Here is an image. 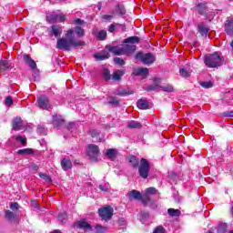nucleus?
<instances>
[{
	"mask_svg": "<svg viewBox=\"0 0 233 233\" xmlns=\"http://www.w3.org/2000/svg\"><path fill=\"white\" fill-rule=\"evenodd\" d=\"M128 128H141V123L131 120L127 124Z\"/></svg>",
	"mask_w": 233,
	"mask_h": 233,
	"instance_id": "obj_32",
	"label": "nucleus"
},
{
	"mask_svg": "<svg viewBox=\"0 0 233 233\" xmlns=\"http://www.w3.org/2000/svg\"><path fill=\"white\" fill-rule=\"evenodd\" d=\"M127 196L130 201L132 199H141V193L136 189L129 191Z\"/></svg>",
	"mask_w": 233,
	"mask_h": 233,
	"instance_id": "obj_20",
	"label": "nucleus"
},
{
	"mask_svg": "<svg viewBox=\"0 0 233 233\" xmlns=\"http://www.w3.org/2000/svg\"><path fill=\"white\" fill-rule=\"evenodd\" d=\"M32 205H33V207H35V208H39V207H37V203H35V201H32Z\"/></svg>",
	"mask_w": 233,
	"mask_h": 233,
	"instance_id": "obj_61",
	"label": "nucleus"
},
{
	"mask_svg": "<svg viewBox=\"0 0 233 233\" xmlns=\"http://www.w3.org/2000/svg\"><path fill=\"white\" fill-rule=\"evenodd\" d=\"M18 156H32L34 154V149L32 148H24V149H19L17 151Z\"/></svg>",
	"mask_w": 233,
	"mask_h": 233,
	"instance_id": "obj_25",
	"label": "nucleus"
},
{
	"mask_svg": "<svg viewBox=\"0 0 233 233\" xmlns=\"http://www.w3.org/2000/svg\"><path fill=\"white\" fill-rule=\"evenodd\" d=\"M116 14H119V15H125V14H127V9H125V5L118 4L116 5Z\"/></svg>",
	"mask_w": 233,
	"mask_h": 233,
	"instance_id": "obj_30",
	"label": "nucleus"
},
{
	"mask_svg": "<svg viewBox=\"0 0 233 233\" xmlns=\"http://www.w3.org/2000/svg\"><path fill=\"white\" fill-rule=\"evenodd\" d=\"M76 25H83V23H85L84 20H81L80 18H77L76 20H75Z\"/></svg>",
	"mask_w": 233,
	"mask_h": 233,
	"instance_id": "obj_60",
	"label": "nucleus"
},
{
	"mask_svg": "<svg viewBox=\"0 0 233 233\" xmlns=\"http://www.w3.org/2000/svg\"><path fill=\"white\" fill-rule=\"evenodd\" d=\"M12 65L6 60H0V72H5V70H10Z\"/></svg>",
	"mask_w": 233,
	"mask_h": 233,
	"instance_id": "obj_21",
	"label": "nucleus"
},
{
	"mask_svg": "<svg viewBox=\"0 0 233 233\" xmlns=\"http://www.w3.org/2000/svg\"><path fill=\"white\" fill-rule=\"evenodd\" d=\"M95 229H96V233H105L106 232V227H103L101 225H96L95 227Z\"/></svg>",
	"mask_w": 233,
	"mask_h": 233,
	"instance_id": "obj_40",
	"label": "nucleus"
},
{
	"mask_svg": "<svg viewBox=\"0 0 233 233\" xmlns=\"http://www.w3.org/2000/svg\"><path fill=\"white\" fill-rule=\"evenodd\" d=\"M127 161L133 168H138L139 165L141 164V161H139V158H137L135 156L128 157Z\"/></svg>",
	"mask_w": 233,
	"mask_h": 233,
	"instance_id": "obj_17",
	"label": "nucleus"
},
{
	"mask_svg": "<svg viewBox=\"0 0 233 233\" xmlns=\"http://www.w3.org/2000/svg\"><path fill=\"white\" fill-rule=\"evenodd\" d=\"M87 156L92 161H99V156H101V152L99 151V147L94 145V144H89L87 146Z\"/></svg>",
	"mask_w": 233,
	"mask_h": 233,
	"instance_id": "obj_5",
	"label": "nucleus"
},
{
	"mask_svg": "<svg viewBox=\"0 0 233 233\" xmlns=\"http://www.w3.org/2000/svg\"><path fill=\"white\" fill-rule=\"evenodd\" d=\"M136 50H137V46H136L134 45L122 46L123 56H125V54H127V56H132V54H134V52H136Z\"/></svg>",
	"mask_w": 233,
	"mask_h": 233,
	"instance_id": "obj_11",
	"label": "nucleus"
},
{
	"mask_svg": "<svg viewBox=\"0 0 233 233\" xmlns=\"http://www.w3.org/2000/svg\"><path fill=\"white\" fill-rule=\"evenodd\" d=\"M66 218H67L66 213H61L58 215V221H60V223H62L63 225V223L66 221Z\"/></svg>",
	"mask_w": 233,
	"mask_h": 233,
	"instance_id": "obj_46",
	"label": "nucleus"
},
{
	"mask_svg": "<svg viewBox=\"0 0 233 233\" xmlns=\"http://www.w3.org/2000/svg\"><path fill=\"white\" fill-rule=\"evenodd\" d=\"M199 85L202 88H212V86H214V83L211 81L199 82Z\"/></svg>",
	"mask_w": 233,
	"mask_h": 233,
	"instance_id": "obj_34",
	"label": "nucleus"
},
{
	"mask_svg": "<svg viewBox=\"0 0 233 233\" xmlns=\"http://www.w3.org/2000/svg\"><path fill=\"white\" fill-rule=\"evenodd\" d=\"M14 105V99L9 96L5 98V106H12Z\"/></svg>",
	"mask_w": 233,
	"mask_h": 233,
	"instance_id": "obj_50",
	"label": "nucleus"
},
{
	"mask_svg": "<svg viewBox=\"0 0 233 233\" xmlns=\"http://www.w3.org/2000/svg\"><path fill=\"white\" fill-rule=\"evenodd\" d=\"M16 141H20V143H21L24 147H26V137L18 136V137H16Z\"/></svg>",
	"mask_w": 233,
	"mask_h": 233,
	"instance_id": "obj_47",
	"label": "nucleus"
},
{
	"mask_svg": "<svg viewBox=\"0 0 233 233\" xmlns=\"http://www.w3.org/2000/svg\"><path fill=\"white\" fill-rule=\"evenodd\" d=\"M227 228H228V227H227V224H226V223L220 224V225L218 226V233H225V232H227Z\"/></svg>",
	"mask_w": 233,
	"mask_h": 233,
	"instance_id": "obj_44",
	"label": "nucleus"
},
{
	"mask_svg": "<svg viewBox=\"0 0 233 233\" xmlns=\"http://www.w3.org/2000/svg\"><path fill=\"white\" fill-rule=\"evenodd\" d=\"M157 194V189L156 187H148L146 189V196L142 198V203L147 205L150 201V198L148 196H156Z\"/></svg>",
	"mask_w": 233,
	"mask_h": 233,
	"instance_id": "obj_9",
	"label": "nucleus"
},
{
	"mask_svg": "<svg viewBox=\"0 0 233 233\" xmlns=\"http://www.w3.org/2000/svg\"><path fill=\"white\" fill-rule=\"evenodd\" d=\"M102 17L103 19H106V20L114 19V15H105Z\"/></svg>",
	"mask_w": 233,
	"mask_h": 233,
	"instance_id": "obj_59",
	"label": "nucleus"
},
{
	"mask_svg": "<svg viewBox=\"0 0 233 233\" xmlns=\"http://www.w3.org/2000/svg\"><path fill=\"white\" fill-rule=\"evenodd\" d=\"M53 125L56 127V128H59V127L65 125V119H63L61 116H53Z\"/></svg>",
	"mask_w": 233,
	"mask_h": 233,
	"instance_id": "obj_19",
	"label": "nucleus"
},
{
	"mask_svg": "<svg viewBox=\"0 0 233 233\" xmlns=\"http://www.w3.org/2000/svg\"><path fill=\"white\" fill-rule=\"evenodd\" d=\"M117 24H111L110 25H109V32L112 34V33H114L115 31H116V27L117 26L116 25Z\"/></svg>",
	"mask_w": 233,
	"mask_h": 233,
	"instance_id": "obj_57",
	"label": "nucleus"
},
{
	"mask_svg": "<svg viewBox=\"0 0 233 233\" xmlns=\"http://www.w3.org/2000/svg\"><path fill=\"white\" fill-rule=\"evenodd\" d=\"M11 210H19V204L17 202L10 204Z\"/></svg>",
	"mask_w": 233,
	"mask_h": 233,
	"instance_id": "obj_52",
	"label": "nucleus"
},
{
	"mask_svg": "<svg viewBox=\"0 0 233 233\" xmlns=\"http://www.w3.org/2000/svg\"><path fill=\"white\" fill-rule=\"evenodd\" d=\"M65 21H66V15H65L63 14L56 15V22L65 23Z\"/></svg>",
	"mask_w": 233,
	"mask_h": 233,
	"instance_id": "obj_43",
	"label": "nucleus"
},
{
	"mask_svg": "<svg viewBox=\"0 0 233 233\" xmlns=\"http://www.w3.org/2000/svg\"><path fill=\"white\" fill-rule=\"evenodd\" d=\"M51 233H61V231L56 229V230L52 231Z\"/></svg>",
	"mask_w": 233,
	"mask_h": 233,
	"instance_id": "obj_62",
	"label": "nucleus"
},
{
	"mask_svg": "<svg viewBox=\"0 0 233 233\" xmlns=\"http://www.w3.org/2000/svg\"><path fill=\"white\" fill-rule=\"evenodd\" d=\"M52 33L55 35V37H58V35L63 34V29L59 25H53Z\"/></svg>",
	"mask_w": 233,
	"mask_h": 233,
	"instance_id": "obj_28",
	"label": "nucleus"
},
{
	"mask_svg": "<svg viewBox=\"0 0 233 233\" xmlns=\"http://www.w3.org/2000/svg\"><path fill=\"white\" fill-rule=\"evenodd\" d=\"M75 33L76 34L77 37H83L85 35V29L81 26H76L75 28Z\"/></svg>",
	"mask_w": 233,
	"mask_h": 233,
	"instance_id": "obj_33",
	"label": "nucleus"
},
{
	"mask_svg": "<svg viewBox=\"0 0 233 233\" xmlns=\"http://www.w3.org/2000/svg\"><path fill=\"white\" fill-rule=\"evenodd\" d=\"M135 58L143 63V65H147L148 66L156 62V56L152 53L139 52L136 55Z\"/></svg>",
	"mask_w": 233,
	"mask_h": 233,
	"instance_id": "obj_4",
	"label": "nucleus"
},
{
	"mask_svg": "<svg viewBox=\"0 0 233 233\" xmlns=\"http://www.w3.org/2000/svg\"><path fill=\"white\" fill-rule=\"evenodd\" d=\"M198 32L201 35H207L208 34V27L205 25H198Z\"/></svg>",
	"mask_w": 233,
	"mask_h": 233,
	"instance_id": "obj_35",
	"label": "nucleus"
},
{
	"mask_svg": "<svg viewBox=\"0 0 233 233\" xmlns=\"http://www.w3.org/2000/svg\"><path fill=\"white\" fill-rule=\"evenodd\" d=\"M24 61L32 70H35V68H37V64H35V61H34L29 55H24Z\"/></svg>",
	"mask_w": 233,
	"mask_h": 233,
	"instance_id": "obj_15",
	"label": "nucleus"
},
{
	"mask_svg": "<svg viewBox=\"0 0 233 233\" xmlns=\"http://www.w3.org/2000/svg\"><path fill=\"white\" fill-rule=\"evenodd\" d=\"M97 38L100 39V41H105V39H106V31L101 30L98 33Z\"/></svg>",
	"mask_w": 233,
	"mask_h": 233,
	"instance_id": "obj_42",
	"label": "nucleus"
},
{
	"mask_svg": "<svg viewBox=\"0 0 233 233\" xmlns=\"http://www.w3.org/2000/svg\"><path fill=\"white\" fill-rule=\"evenodd\" d=\"M46 21L48 23H57V15H47Z\"/></svg>",
	"mask_w": 233,
	"mask_h": 233,
	"instance_id": "obj_36",
	"label": "nucleus"
},
{
	"mask_svg": "<svg viewBox=\"0 0 233 233\" xmlns=\"http://www.w3.org/2000/svg\"><path fill=\"white\" fill-rule=\"evenodd\" d=\"M224 117H233V110L231 111H226L222 114Z\"/></svg>",
	"mask_w": 233,
	"mask_h": 233,
	"instance_id": "obj_54",
	"label": "nucleus"
},
{
	"mask_svg": "<svg viewBox=\"0 0 233 233\" xmlns=\"http://www.w3.org/2000/svg\"><path fill=\"white\" fill-rule=\"evenodd\" d=\"M98 215L105 221L112 219V216H114V208L110 206L101 208L98 209Z\"/></svg>",
	"mask_w": 233,
	"mask_h": 233,
	"instance_id": "obj_6",
	"label": "nucleus"
},
{
	"mask_svg": "<svg viewBox=\"0 0 233 233\" xmlns=\"http://www.w3.org/2000/svg\"><path fill=\"white\" fill-rule=\"evenodd\" d=\"M5 219H7V221H14V219L15 218V214L11 210H5Z\"/></svg>",
	"mask_w": 233,
	"mask_h": 233,
	"instance_id": "obj_29",
	"label": "nucleus"
},
{
	"mask_svg": "<svg viewBox=\"0 0 233 233\" xmlns=\"http://www.w3.org/2000/svg\"><path fill=\"white\" fill-rule=\"evenodd\" d=\"M74 125H75L74 123H71L69 124V127H74Z\"/></svg>",
	"mask_w": 233,
	"mask_h": 233,
	"instance_id": "obj_64",
	"label": "nucleus"
},
{
	"mask_svg": "<svg viewBox=\"0 0 233 233\" xmlns=\"http://www.w3.org/2000/svg\"><path fill=\"white\" fill-rule=\"evenodd\" d=\"M167 214H169L171 218H179L181 211H179V209L168 208Z\"/></svg>",
	"mask_w": 233,
	"mask_h": 233,
	"instance_id": "obj_27",
	"label": "nucleus"
},
{
	"mask_svg": "<svg viewBox=\"0 0 233 233\" xmlns=\"http://www.w3.org/2000/svg\"><path fill=\"white\" fill-rule=\"evenodd\" d=\"M137 108H139L140 110H147V109H148V101L139 99L137 102Z\"/></svg>",
	"mask_w": 233,
	"mask_h": 233,
	"instance_id": "obj_24",
	"label": "nucleus"
},
{
	"mask_svg": "<svg viewBox=\"0 0 233 233\" xmlns=\"http://www.w3.org/2000/svg\"><path fill=\"white\" fill-rule=\"evenodd\" d=\"M148 174H150V163L146 158H141L138 166V176L142 179H147Z\"/></svg>",
	"mask_w": 233,
	"mask_h": 233,
	"instance_id": "obj_3",
	"label": "nucleus"
},
{
	"mask_svg": "<svg viewBox=\"0 0 233 233\" xmlns=\"http://www.w3.org/2000/svg\"><path fill=\"white\" fill-rule=\"evenodd\" d=\"M75 228H82L83 230H92V226H90V224L86 223L85 220L76 222Z\"/></svg>",
	"mask_w": 233,
	"mask_h": 233,
	"instance_id": "obj_18",
	"label": "nucleus"
},
{
	"mask_svg": "<svg viewBox=\"0 0 233 233\" xmlns=\"http://www.w3.org/2000/svg\"><path fill=\"white\" fill-rule=\"evenodd\" d=\"M31 170H33L34 172H37V170H39V166H37V164H31Z\"/></svg>",
	"mask_w": 233,
	"mask_h": 233,
	"instance_id": "obj_58",
	"label": "nucleus"
},
{
	"mask_svg": "<svg viewBox=\"0 0 233 233\" xmlns=\"http://www.w3.org/2000/svg\"><path fill=\"white\" fill-rule=\"evenodd\" d=\"M12 128H13V130H15L16 132L19 130H24L25 123H23V120L21 119V117L14 118V120L12 122Z\"/></svg>",
	"mask_w": 233,
	"mask_h": 233,
	"instance_id": "obj_10",
	"label": "nucleus"
},
{
	"mask_svg": "<svg viewBox=\"0 0 233 233\" xmlns=\"http://www.w3.org/2000/svg\"><path fill=\"white\" fill-rule=\"evenodd\" d=\"M106 49L108 50V52H111V54H114V56H123V46H106Z\"/></svg>",
	"mask_w": 233,
	"mask_h": 233,
	"instance_id": "obj_13",
	"label": "nucleus"
},
{
	"mask_svg": "<svg viewBox=\"0 0 233 233\" xmlns=\"http://www.w3.org/2000/svg\"><path fill=\"white\" fill-rule=\"evenodd\" d=\"M124 43H131V45H135V43H139V37L137 36H130L124 40Z\"/></svg>",
	"mask_w": 233,
	"mask_h": 233,
	"instance_id": "obj_31",
	"label": "nucleus"
},
{
	"mask_svg": "<svg viewBox=\"0 0 233 233\" xmlns=\"http://www.w3.org/2000/svg\"><path fill=\"white\" fill-rule=\"evenodd\" d=\"M62 168L63 170H70L72 168V161L63 158L62 159Z\"/></svg>",
	"mask_w": 233,
	"mask_h": 233,
	"instance_id": "obj_26",
	"label": "nucleus"
},
{
	"mask_svg": "<svg viewBox=\"0 0 233 233\" xmlns=\"http://www.w3.org/2000/svg\"><path fill=\"white\" fill-rule=\"evenodd\" d=\"M133 76H140L145 79V77H148V68L147 67H138L133 70Z\"/></svg>",
	"mask_w": 233,
	"mask_h": 233,
	"instance_id": "obj_12",
	"label": "nucleus"
},
{
	"mask_svg": "<svg viewBox=\"0 0 233 233\" xmlns=\"http://www.w3.org/2000/svg\"><path fill=\"white\" fill-rule=\"evenodd\" d=\"M106 156H107V157L111 159V161H114V159L117 157V149H107L106 151Z\"/></svg>",
	"mask_w": 233,
	"mask_h": 233,
	"instance_id": "obj_23",
	"label": "nucleus"
},
{
	"mask_svg": "<svg viewBox=\"0 0 233 233\" xmlns=\"http://www.w3.org/2000/svg\"><path fill=\"white\" fill-rule=\"evenodd\" d=\"M90 134L93 137H97L99 136V131L93 129L90 131Z\"/></svg>",
	"mask_w": 233,
	"mask_h": 233,
	"instance_id": "obj_56",
	"label": "nucleus"
},
{
	"mask_svg": "<svg viewBox=\"0 0 233 233\" xmlns=\"http://www.w3.org/2000/svg\"><path fill=\"white\" fill-rule=\"evenodd\" d=\"M94 57L96 61H105L110 57V54L107 51H101L94 55Z\"/></svg>",
	"mask_w": 233,
	"mask_h": 233,
	"instance_id": "obj_16",
	"label": "nucleus"
},
{
	"mask_svg": "<svg viewBox=\"0 0 233 233\" xmlns=\"http://www.w3.org/2000/svg\"><path fill=\"white\" fill-rule=\"evenodd\" d=\"M108 103L109 105H113V106H117V105H119V101L114 96L108 97Z\"/></svg>",
	"mask_w": 233,
	"mask_h": 233,
	"instance_id": "obj_41",
	"label": "nucleus"
},
{
	"mask_svg": "<svg viewBox=\"0 0 233 233\" xmlns=\"http://www.w3.org/2000/svg\"><path fill=\"white\" fill-rule=\"evenodd\" d=\"M98 188L102 191V192H109L110 188H108V186H103V185H99Z\"/></svg>",
	"mask_w": 233,
	"mask_h": 233,
	"instance_id": "obj_53",
	"label": "nucleus"
},
{
	"mask_svg": "<svg viewBox=\"0 0 233 233\" xmlns=\"http://www.w3.org/2000/svg\"><path fill=\"white\" fill-rule=\"evenodd\" d=\"M114 63L116 65H119V66H124L125 65V60H123V58H120V57H115L114 58Z\"/></svg>",
	"mask_w": 233,
	"mask_h": 233,
	"instance_id": "obj_45",
	"label": "nucleus"
},
{
	"mask_svg": "<svg viewBox=\"0 0 233 233\" xmlns=\"http://www.w3.org/2000/svg\"><path fill=\"white\" fill-rule=\"evenodd\" d=\"M125 76V70H116L112 75L113 81H121V76Z\"/></svg>",
	"mask_w": 233,
	"mask_h": 233,
	"instance_id": "obj_22",
	"label": "nucleus"
},
{
	"mask_svg": "<svg viewBox=\"0 0 233 233\" xmlns=\"http://www.w3.org/2000/svg\"><path fill=\"white\" fill-rule=\"evenodd\" d=\"M102 74H103V77L106 81H110L111 76H110V71L108 69H104Z\"/></svg>",
	"mask_w": 233,
	"mask_h": 233,
	"instance_id": "obj_39",
	"label": "nucleus"
},
{
	"mask_svg": "<svg viewBox=\"0 0 233 233\" xmlns=\"http://www.w3.org/2000/svg\"><path fill=\"white\" fill-rule=\"evenodd\" d=\"M204 64L208 68H218L223 65V58L221 57V53L215 52L205 56Z\"/></svg>",
	"mask_w": 233,
	"mask_h": 233,
	"instance_id": "obj_2",
	"label": "nucleus"
},
{
	"mask_svg": "<svg viewBox=\"0 0 233 233\" xmlns=\"http://www.w3.org/2000/svg\"><path fill=\"white\" fill-rule=\"evenodd\" d=\"M194 11L198 15H207V12H208V5H207V2H196Z\"/></svg>",
	"mask_w": 233,
	"mask_h": 233,
	"instance_id": "obj_7",
	"label": "nucleus"
},
{
	"mask_svg": "<svg viewBox=\"0 0 233 233\" xmlns=\"http://www.w3.org/2000/svg\"><path fill=\"white\" fill-rule=\"evenodd\" d=\"M224 28L228 35H233V18H228L226 20Z\"/></svg>",
	"mask_w": 233,
	"mask_h": 233,
	"instance_id": "obj_14",
	"label": "nucleus"
},
{
	"mask_svg": "<svg viewBox=\"0 0 233 233\" xmlns=\"http://www.w3.org/2000/svg\"><path fill=\"white\" fill-rule=\"evenodd\" d=\"M230 46L231 48H233V41L230 43Z\"/></svg>",
	"mask_w": 233,
	"mask_h": 233,
	"instance_id": "obj_63",
	"label": "nucleus"
},
{
	"mask_svg": "<svg viewBox=\"0 0 233 233\" xmlns=\"http://www.w3.org/2000/svg\"><path fill=\"white\" fill-rule=\"evenodd\" d=\"M161 90H163V92H174V86H170V85H167V86H160Z\"/></svg>",
	"mask_w": 233,
	"mask_h": 233,
	"instance_id": "obj_38",
	"label": "nucleus"
},
{
	"mask_svg": "<svg viewBox=\"0 0 233 233\" xmlns=\"http://www.w3.org/2000/svg\"><path fill=\"white\" fill-rule=\"evenodd\" d=\"M179 74L182 76V77H188L190 76V73H188V71H187L185 68H180Z\"/></svg>",
	"mask_w": 233,
	"mask_h": 233,
	"instance_id": "obj_48",
	"label": "nucleus"
},
{
	"mask_svg": "<svg viewBox=\"0 0 233 233\" xmlns=\"http://www.w3.org/2000/svg\"><path fill=\"white\" fill-rule=\"evenodd\" d=\"M66 38H60L57 40L56 47L58 50L70 51L72 48H77V46H85L86 44L85 41L76 40L74 38V30L68 29L66 34Z\"/></svg>",
	"mask_w": 233,
	"mask_h": 233,
	"instance_id": "obj_1",
	"label": "nucleus"
},
{
	"mask_svg": "<svg viewBox=\"0 0 233 233\" xmlns=\"http://www.w3.org/2000/svg\"><path fill=\"white\" fill-rule=\"evenodd\" d=\"M39 177L44 179V181H46V183H52V177H50V176H48L46 174L40 173Z\"/></svg>",
	"mask_w": 233,
	"mask_h": 233,
	"instance_id": "obj_37",
	"label": "nucleus"
},
{
	"mask_svg": "<svg viewBox=\"0 0 233 233\" xmlns=\"http://www.w3.org/2000/svg\"><path fill=\"white\" fill-rule=\"evenodd\" d=\"M153 233H165V228L158 226L154 229Z\"/></svg>",
	"mask_w": 233,
	"mask_h": 233,
	"instance_id": "obj_51",
	"label": "nucleus"
},
{
	"mask_svg": "<svg viewBox=\"0 0 233 233\" xmlns=\"http://www.w3.org/2000/svg\"><path fill=\"white\" fill-rule=\"evenodd\" d=\"M37 103L39 108H42L43 110H50L52 108V106H50V100L47 98L46 96H41L37 98Z\"/></svg>",
	"mask_w": 233,
	"mask_h": 233,
	"instance_id": "obj_8",
	"label": "nucleus"
},
{
	"mask_svg": "<svg viewBox=\"0 0 233 233\" xmlns=\"http://www.w3.org/2000/svg\"><path fill=\"white\" fill-rule=\"evenodd\" d=\"M157 88H160L159 85L148 86L145 87V90H147V92H152L153 90H157Z\"/></svg>",
	"mask_w": 233,
	"mask_h": 233,
	"instance_id": "obj_49",
	"label": "nucleus"
},
{
	"mask_svg": "<svg viewBox=\"0 0 233 233\" xmlns=\"http://www.w3.org/2000/svg\"><path fill=\"white\" fill-rule=\"evenodd\" d=\"M116 27L121 28L122 32L127 31V25L125 24H116Z\"/></svg>",
	"mask_w": 233,
	"mask_h": 233,
	"instance_id": "obj_55",
	"label": "nucleus"
}]
</instances>
